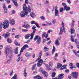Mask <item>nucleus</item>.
Segmentation results:
<instances>
[{
    "instance_id": "nucleus-1",
    "label": "nucleus",
    "mask_w": 79,
    "mask_h": 79,
    "mask_svg": "<svg viewBox=\"0 0 79 79\" xmlns=\"http://www.w3.org/2000/svg\"><path fill=\"white\" fill-rule=\"evenodd\" d=\"M23 11H22L20 13V16L21 17H25L27 15V14L29 13H30L31 11V7L28 6V7H27L26 6V4L25 3L23 5Z\"/></svg>"
},
{
    "instance_id": "nucleus-2",
    "label": "nucleus",
    "mask_w": 79,
    "mask_h": 79,
    "mask_svg": "<svg viewBox=\"0 0 79 79\" xmlns=\"http://www.w3.org/2000/svg\"><path fill=\"white\" fill-rule=\"evenodd\" d=\"M5 53L6 56H8L9 58H11L12 53V48L8 46H7L5 48Z\"/></svg>"
},
{
    "instance_id": "nucleus-3",
    "label": "nucleus",
    "mask_w": 79,
    "mask_h": 79,
    "mask_svg": "<svg viewBox=\"0 0 79 79\" xmlns=\"http://www.w3.org/2000/svg\"><path fill=\"white\" fill-rule=\"evenodd\" d=\"M9 21L8 20H5L2 24V27L4 29H6L9 27Z\"/></svg>"
},
{
    "instance_id": "nucleus-4",
    "label": "nucleus",
    "mask_w": 79,
    "mask_h": 79,
    "mask_svg": "<svg viewBox=\"0 0 79 79\" xmlns=\"http://www.w3.org/2000/svg\"><path fill=\"white\" fill-rule=\"evenodd\" d=\"M38 39L36 41L37 44H40V42H41V37L40 36H39L38 35L36 36L34 39V40L35 41Z\"/></svg>"
},
{
    "instance_id": "nucleus-5",
    "label": "nucleus",
    "mask_w": 79,
    "mask_h": 79,
    "mask_svg": "<svg viewBox=\"0 0 79 79\" xmlns=\"http://www.w3.org/2000/svg\"><path fill=\"white\" fill-rule=\"evenodd\" d=\"M78 76V73L77 72H73L72 73V76L75 79H77Z\"/></svg>"
},
{
    "instance_id": "nucleus-6",
    "label": "nucleus",
    "mask_w": 79,
    "mask_h": 79,
    "mask_svg": "<svg viewBox=\"0 0 79 79\" xmlns=\"http://www.w3.org/2000/svg\"><path fill=\"white\" fill-rule=\"evenodd\" d=\"M62 5L64 6V8L65 10L66 11H69L70 10V7L67 6L66 4L65 3H62Z\"/></svg>"
},
{
    "instance_id": "nucleus-7",
    "label": "nucleus",
    "mask_w": 79,
    "mask_h": 79,
    "mask_svg": "<svg viewBox=\"0 0 79 79\" xmlns=\"http://www.w3.org/2000/svg\"><path fill=\"white\" fill-rule=\"evenodd\" d=\"M37 60L38 61V63H37V66L38 67H40L41 66L42 64V63H43V60L42 59H40V60Z\"/></svg>"
},
{
    "instance_id": "nucleus-8",
    "label": "nucleus",
    "mask_w": 79,
    "mask_h": 79,
    "mask_svg": "<svg viewBox=\"0 0 79 79\" xmlns=\"http://www.w3.org/2000/svg\"><path fill=\"white\" fill-rule=\"evenodd\" d=\"M29 48V46H28L27 45H23V47L21 48V50H20V52H23V50H24L26 48Z\"/></svg>"
},
{
    "instance_id": "nucleus-9",
    "label": "nucleus",
    "mask_w": 79,
    "mask_h": 79,
    "mask_svg": "<svg viewBox=\"0 0 79 79\" xmlns=\"http://www.w3.org/2000/svg\"><path fill=\"white\" fill-rule=\"evenodd\" d=\"M31 24H35L36 25V26L38 27L39 28H40V26H39V24H38V23H35V21H31Z\"/></svg>"
},
{
    "instance_id": "nucleus-10",
    "label": "nucleus",
    "mask_w": 79,
    "mask_h": 79,
    "mask_svg": "<svg viewBox=\"0 0 79 79\" xmlns=\"http://www.w3.org/2000/svg\"><path fill=\"white\" fill-rule=\"evenodd\" d=\"M3 8L4 11V13H5L6 14H7V9H6V6H5V4L4 3L3 4Z\"/></svg>"
},
{
    "instance_id": "nucleus-11",
    "label": "nucleus",
    "mask_w": 79,
    "mask_h": 79,
    "mask_svg": "<svg viewBox=\"0 0 79 79\" xmlns=\"http://www.w3.org/2000/svg\"><path fill=\"white\" fill-rule=\"evenodd\" d=\"M42 52L41 51L40 52L39 54V56L38 58L35 61V62L36 61H37V60H40L41 59V56H42Z\"/></svg>"
},
{
    "instance_id": "nucleus-12",
    "label": "nucleus",
    "mask_w": 79,
    "mask_h": 79,
    "mask_svg": "<svg viewBox=\"0 0 79 79\" xmlns=\"http://www.w3.org/2000/svg\"><path fill=\"white\" fill-rule=\"evenodd\" d=\"M12 1L13 2L15 6H18V3H17V2L16 0H12Z\"/></svg>"
},
{
    "instance_id": "nucleus-13",
    "label": "nucleus",
    "mask_w": 79,
    "mask_h": 79,
    "mask_svg": "<svg viewBox=\"0 0 79 79\" xmlns=\"http://www.w3.org/2000/svg\"><path fill=\"white\" fill-rule=\"evenodd\" d=\"M25 55L27 58H29V57H30V56H31V54L29 52H26L25 54Z\"/></svg>"
},
{
    "instance_id": "nucleus-14",
    "label": "nucleus",
    "mask_w": 79,
    "mask_h": 79,
    "mask_svg": "<svg viewBox=\"0 0 79 79\" xmlns=\"http://www.w3.org/2000/svg\"><path fill=\"white\" fill-rule=\"evenodd\" d=\"M10 23L11 25H14L15 24V20L12 19L10 22Z\"/></svg>"
},
{
    "instance_id": "nucleus-15",
    "label": "nucleus",
    "mask_w": 79,
    "mask_h": 79,
    "mask_svg": "<svg viewBox=\"0 0 79 79\" xmlns=\"http://www.w3.org/2000/svg\"><path fill=\"white\" fill-rule=\"evenodd\" d=\"M23 27H25V28H26V29H28L29 27H31V26L29 25V24H26V25H23Z\"/></svg>"
},
{
    "instance_id": "nucleus-16",
    "label": "nucleus",
    "mask_w": 79,
    "mask_h": 79,
    "mask_svg": "<svg viewBox=\"0 0 79 79\" xmlns=\"http://www.w3.org/2000/svg\"><path fill=\"white\" fill-rule=\"evenodd\" d=\"M30 16L32 18H35V15L34 13L31 12L30 13Z\"/></svg>"
},
{
    "instance_id": "nucleus-17",
    "label": "nucleus",
    "mask_w": 79,
    "mask_h": 79,
    "mask_svg": "<svg viewBox=\"0 0 79 79\" xmlns=\"http://www.w3.org/2000/svg\"><path fill=\"white\" fill-rule=\"evenodd\" d=\"M42 73L44 75V76L45 77L48 76L47 73V72H46L45 71H43L42 72Z\"/></svg>"
},
{
    "instance_id": "nucleus-18",
    "label": "nucleus",
    "mask_w": 79,
    "mask_h": 79,
    "mask_svg": "<svg viewBox=\"0 0 79 79\" xmlns=\"http://www.w3.org/2000/svg\"><path fill=\"white\" fill-rule=\"evenodd\" d=\"M14 53L15 54H18V47H17L15 49H14Z\"/></svg>"
},
{
    "instance_id": "nucleus-19",
    "label": "nucleus",
    "mask_w": 79,
    "mask_h": 79,
    "mask_svg": "<svg viewBox=\"0 0 79 79\" xmlns=\"http://www.w3.org/2000/svg\"><path fill=\"white\" fill-rule=\"evenodd\" d=\"M63 76H64V74L62 73L60 75L58 76L59 78L57 79H61L63 78Z\"/></svg>"
},
{
    "instance_id": "nucleus-20",
    "label": "nucleus",
    "mask_w": 79,
    "mask_h": 79,
    "mask_svg": "<svg viewBox=\"0 0 79 79\" xmlns=\"http://www.w3.org/2000/svg\"><path fill=\"white\" fill-rule=\"evenodd\" d=\"M31 36V34H27L25 36V39H28L29 38V37Z\"/></svg>"
},
{
    "instance_id": "nucleus-21",
    "label": "nucleus",
    "mask_w": 79,
    "mask_h": 79,
    "mask_svg": "<svg viewBox=\"0 0 79 79\" xmlns=\"http://www.w3.org/2000/svg\"><path fill=\"white\" fill-rule=\"evenodd\" d=\"M11 61H12V60H11V59H8L7 61L5 62V63L6 64H10Z\"/></svg>"
},
{
    "instance_id": "nucleus-22",
    "label": "nucleus",
    "mask_w": 79,
    "mask_h": 79,
    "mask_svg": "<svg viewBox=\"0 0 79 79\" xmlns=\"http://www.w3.org/2000/svg\"><path fill=\"white\" fill-rule=\"evenodd\" d=\"M62 28L63 29V31H64V33H65V28H64V23H63V21L62 22Z\"/></svg>"
},
{
    "instance_id": "nucleus-23",
    "label": "nucleus",
    "mask_w": 79,
    "mask_h": 79,
    "mask_svg": "<svg viewBox=\"0 0 79 79\" xmlns=\"http://www.w3.org/2000/svg\"><path fill=\"white\" fill-rule=\"evenodd\" d=\"M2 35L3 36H4L5 38L8 37V36H9V35H10V33L6 32L5 35L3 34Z\"/></svg>"
},
{
    "instance_id": "nucleus-24",
    "label": "nucleus",
    "mask_w": 79,
    "mask_h": 79,
    "mask_svg": "<svg viewBox=\"0 0 79 79\" xmlns=\"http://www.w3.org/2000/svg\"><path fill=\"white\" fill-rule=\"evenodd\" d=\"M61 66H62V64H61L60 63H58L57 64V69H59V68H61Z\"/></svg>"
},
{
    "instance_id": "nucleus-25",
    "label": "nucleus",
    "mask_w": 79,
    "mask_h": 79,
    "mask_svg": "<svg viewBox=\"0 0 79 79\" xmlns=\"http://www.w3.org/2000/svg\"><path fill=\"white\" fill-rule=\"evenodd\" d=\"M55 44L56 45H60V43L58 40H56L55 42Z\"/></svg>"
},
{
    "instance_id": "nucleus-26",
    "label": "nucleus",
    "mask_w": 79,
    "mask_h": 79,
    "mask_svg": "<svg viewBox=\"0 0 79 79\" xmlns=\"http://www.w3.org/2000/svg\"><path fill=\"white\" fill-rule=\"evenodd\" d=\"M33 39V37L32 36H31V37L30 38V39L29 40H28L27 41H26L25 42V43H26L27 44H28V43H29L31 41V40H32Z\"/></svg>"
},
{
    "instance_id": "nucleus-27",
    "label": "nucleus",
    "mask_w": 79,
    "mask_h": 79,
    "mask_svg": "<svg viewBox=\"0 0 79 79\" xmlns=\"http://www.w3.org/2000/svg\"><path fill=\"white\" fill-rule=\"evenodd\" d=\"M25 77H26L27 76V74L26 73V69H25L24 70V73H23Z\"/></svg>"
},
{
    "instance_id": "nucleus-28",
    "label": "nucleus",
    "mask_w": 79,
    "mask_h": 79,
    "mask_svg": "<svg viewBox=\"0 0 79 79\" xmlns=\"http://www.w3.org/2000/svg\"><path fill=\"white\" fill-rule=\"evenodd\" d=\"M33 77L35 79H42V78H41V77H40L39 75H37L36 76H35V77Z\"/></svg>"
},
{
    "instance_id": "nucleus-29",
    "label": "nucleus",
    "mask_w": 79,
    "mask_h": 79,
    "mask_svg": "<svg viewBox=\"0 0 79 79\" xmlns=\"http://www.w3.org/2000/svg\"><path fill=\"white\" fill-rule=\"evenodd\" d=\"M34 31L33 33H31V36H32L33 37H34V34H35V32L36 31V29H33Z\"/></svg>"
},
{
    "instance_id": "nucleus-30",
    "label": "nucleus",
    "mask_w": 79,
    "mask_h": 79,
    "mask_svg": "<svg viewBox=\"0 0 79 79\" xmlns=\"http://www.w3.org/2000/svg\"><path fill=\"white\" fill-rule=\"evenodd\" d=\"M62 34H63V28L62 27H60V32L59 33V35H61Z\"/></svg>"
},
{
    "instance_id": "nucleus-31",
    "label": "nucleus",
    "mask_w": 79,
    "mask_h": 79,
    "mask_svg": "<svg viewBox=\"0 0 79 79\" xmlns=\"http://www.w3.org/2000/svg\"><path fill=\"white\" fill-rule=\"evenodd\" d=\"M66 65H64L60 69V70H63V69H66Z\"/></svg>"
},
{
    "instance_id": "nucleus-32",
    "label": "nucleus",
    "mask_w": 79,
    "mask_h": 79,
    "mask_svg": "<svg viewBox=\"0 0 79 79\" xmlns=\"http://www.w3.org/2000/svg\"><path fill=\"white\" fill-rule=\"evenodd\" d=\"M55 16H57L59 15V12L58 10H56L55 11Z\"/></svg>"
},
{
    "instance_id": "nucleus-33",
    "label": "nucleus",
    "mask_w": 79,
    "mask_h": 79,
    "mask_svg": "<svg viewBox=\"0 0 79 79\" xmlns=\"http://www.w3.org/2000/svg\"><path fill=\"white\" fill-rule=\"evenodd\" d=\"M71 40L72 41V42H74V39L73 36L72 35H71Z\"/></svg>"
},
{
    "instance_id": "nucleus-34",
    "label": "nucleus",
    "mask_w": 79,
    "mask_h": 79,
    "mask_svg": "<svg viewBox=\"0 0 79 79\" xmlns=\"http://www.w3.org/2000/svg\"><path fill=\"white\" fill-rule=\"evenodd\" d=\"M14 44L15 45H18V46H20V45H21L20 43H18V42L16 41H15L14 42Z\"/></svg>"
},
{
    "instance_id": "nucleus-35",
    "label": "nucleus",
    "mask_w": 79,
    "mask_h": 79,
    "mask_svg": "<svg viewBox=\"0 0 79 79\" xmlns=\"http://www.w3.org/2000/svg\"><path fill=\"white\" fill-rule=\"evenodd\" d=\"M70 30L71 34H74V32H75V31L73 30V29L72 28H71Z\"/></svg>"
},
{
    "instance_id": "nucleus-36",
    "label": "nucleus",
    "mask_w": 79,
    "mask_h": 79,
    "mask_svg": "<svg viewBox=\"0 0 79 79\" xmlns=\"http://www.w3.org/2000/svg\"><path fill=\"white\" fill-rule=\"evenodd\" d=\"M7 42H8V43H11V40L10 38H8L7 40Z\"/></svg>"
},
{
    "instance_id": "nucleus-37",
    "label": "nucleus",
    "mask_w": 79,
    "mask_h": 79,
    "mask_svg": "<svg viewBox=\"0 0 79 79\" xmlns=\"http://www.w3.org/2000/svg\"><path fill=\"white\" fill-rule=\"evenodd\" d=\"M11 79H17V75L15 74Z\"/></svg>"
},
{
    "instance_id": "nucleus-38",
    "label": "nucleus",
    "mask_w": 79,
    "mask_h": 79,
    "mask_svg": "<svg viewBox=\"0 0 79 79\" xmlns=\"http://www.w3.org/2000/svg\"><path fill=\"white\" fill-rule=\"evenodd\" d=\"M55 52V46H53V49L52 50V54H53V53Z\"/></svg>"
},
{
    "instance_id": "nucleus-39",
    "label": "nucleus",
    "mask_w": 79,
    "mask_h": 79,
    "mask_svg": "<svg viewBox=\"0 0 79 79\" xmlns=\"http://www.w3.org/2000/svg\"><path fill=\"white\" fill-rule=\"evenodd\" d=\"M47 34V33L45 32H44L42 34V37H44Z\"/></svg>"
},
{
    "instance_id": "nucleus-40",
    "label": "nucleus",
    "mask_w": 79,
    "mask_h": 79,
    "mask_svg": "<svg viewBox=\"0 0 79 79\" xmlns=\"http://www.w3.org/2000/svg\"><path fill=\"white\" fill-rule=\"evenodd\" d=\"M44 49L45 50V52H47L48 50V48L46 47H44Z\"/></svg>"
},
{
    "instance_id": "nucleus-41",
    "label": "nucleus",
    "mask_w": 79,
    "mask_h": 79,
    "mask_svg": "<svg viewBox=\"0 0 79 79\" xmlns=\"http://www.w3.org/2000/svg\"><path fill=\"white\" fill-rule=\"evenodd\" d=\"M36 66V64H35L32 67V70H34L35 69V66Z\"/></svg>"
},
{
    "instance_id": "nucleus-42",
    "label": "nucleus",
    "mask_w": 79,
    "mask_h": 79,
    "mask_svg": "<svg viewBox=\"0 0 79 79\" xmlns=\"http://www.w3.org/2000/svg\"><path fill=\"white\" fill-rule=\"evenodd\" d=\"M2 23H0V31H2Z\"/></svg>"
},
{
    "instance_id": "nucleus-43",
    "label": "nucleus",
    "mask_w": 79,
    "mask_h": 79,
    "mask_svg": "<svg viewBox=\"0 0 79 79\" xmlns=\"http://www.w3.org/2000/svg\"><path fill=\"white\" fill-rule=\"evenodd\" d=\"M52 77H54L55 76V75H56V73H55V72H53L52 74Z\"/></svg>"
},
{
    "instance_id": "nucleus-44",
    "label": "nucleus",
    "mask_w": 79,
    "mask_h": 79,
    "mask_svg": "<svg viewBox=\"0 0 79 79\" xmlns=\"http://www.w3.org/2000/svg\"><path fill=\"white\" fill-rule=\"evenodd\" d=\"M39 71L41 73H42V72L43 71V69L42 68H40L39 69Z\"/></svg>"
},
{
    "instance_id": "nucleus-45",
    "label": "nucleus",
    "mask_w": 79,
    "mask_h": 79,
    "mask_svg": "<svg viewBox=\"0 0 79 79\" xmlns=\"http://www.w3.org/2000/svg\"><path fill=\"white\" fill-rule=\"evenodd\" d=\"M47 70H48V71H50V70H52V68L50 67H47Z\"/></svg>"
},
{
    "instance_id": "nucleus-46",
    "label": "nucleus",
    "mask_w": 79,
    "mask_h": 79,
    "mask_svg": "<svg viewBox=\"0 0 79 79\" xmlns=\"http://www.w3.org/2000/svg\"><path fill=\"white\" fill-rule=\"evenodd\" d=\"M22 32H27L28 31V30L27 29H22Z\"/></svg>"
},
{
    "instance_id": "nucleus-47",
    "label": "nucleus",
    "mask_w": 79,
    "mask_h": 79,
    "mask_svg": "<svg viewBox=\"0 0 79 79\" xmlns=\"http://www.w3.org/2000/svg\"><path fill=\"white\" fill-rule=\"evenodd\" d=\"M60 12H62L63 11V8L62 7H61L60 9Z\"/></svg>"
},
{
    "instance_id": "nucleus-48",
    "label": "nucleus",
    "mask_w": 79,
    "mask_h": 79,
    "mask_svg": "<svg viewBox=\"0 0 79 79\" xmlns=\"http://www.w3.org/2000/svg\"><path fill=\"white\" fill-rule=\"evenodd\" d=\"M49 66H53V63L52 62H49Z\"/></svg>"
},
{
    "instance_id": "nucleus-49",
    "label": "nucleus",
    "mask_w": 79,
    "mask_h": 79,
    "mask_svg": "<svg viewBox=\"0 0 79 79\" xmlns=\"http://www.w3.org/2000/svg\"><path fill=\"white\" fill-rule=\"evenodd\" d=\"M13 71H11L10 74V76H13Z\"/></svg>"
},
{
    "instance_id": "nucleus-50",
    "label": "nucleus",
    "mask_w": 79,
    "mask_h": 79,
    "mask_svg": "<svg viewBox=\"0 0 79 79\" xmlns=\"http://www.w3.org/2000/svg\"><path fill=\"white\" fill-rule=\"evenodd\" d=\"M52 23L53 24H55L56 23V20L55 19L53 20L52 21Z\"/></svg>"
},
{
    "instance_id": "nucleus-51",
    "label": "nucleus",
    "mask_w": 79,
    "mask_h": 79,
    "mask_svg": "<svg viewBox=\"0 0 79 79\" xmlns=\"http://www.w3.org/2000/svg\"><path fill=\"white\" fill-rule=\"evenodd\" d=\"M6 2H7V3H10V1L11 0H5Z\"/></svg>"
},
{
    "instance_id": "nucleus-52",
    "label": "nucleus",
    "mask_w": 79,
    "mask_h": 79,
    "mask_svg": "<svg viewBox=\"0 0 79 79\" xmlns=\"http://www.w3.org/2000/svg\"><path fill=\"white\" fill-rule=\"evenodd\" d=\"M20 60V57H19L18 58V60H16V61H17V62H19Z\"/></svg>"
},
{
    "instance_id": "nucleus-53",
    "label": "nucleus",
    "mask_w": 79,
    "mask_h": 79,
    "mask_svg": "<svg viewBox=\"0 0 79 79\" xmlns=\"http://www.w3.org/2000/svg\"><path fill=\"white\" fill-rule=\"evenodd\" d=\"M40 18H41V19H43V20L45 19V18L43 16L40 17Z\"/></svg>"
},
{
    "instance_id": "nucleus-54",
    "label": "nucleus",
    "mask_w": 79,
    "mask_h": 79,
    "mask_svg": "<svg viewBox=\"0 0 79 79\" xmlns=\"http://www.w3.org/2000/svg\"><path fill=\"white\" fill-rule=\"evenodd\" d=\"M74 53H75V55H77V56H78V57H79V55L77 54V53H76V52H75L74 51Z\"/></svg>"
},
{
    "instance_id": "nucleus-55",
    "label": "nucleus",
    "mask_w": 79,
    "mask_h": 79,
    "mask_svg": "<svg viewBox=\"0 0 79 79\" xmlns=\"http://www.w3.org/2000/svg\"><path fill=\"white\" fill-rule=\"evenodd\" d=\"M67 2L68 3H69V4H70L71 3V1H70V0H67Z\"/></svg>"
},
{
    "instance_id": "nucleus-56",
    "label": "nucleus",
    "mask_w": 79,
    "mask_h": 79,
    "mask_svg": "<svg viewBox=\"0 0 79 79\" xmlns=\"http://www.w3.org/2000/svg\"><path fill=\"white\" fill-rule=\"evenodd\" d=\"M75 42L76 44L78 43V42L77 41V39H75Z\"/></svg>"
},
{
    "instance_id": "nucleus-57",
    "label": "nucleus",
    "mask_w": 79,
    "mask_h": 79,
    "mask_svg": "<svg viewBox=\"0 0 79 79\" xmlns=\"http://www.w3.org/2000/svg\"><path fill=\"white\" fill-rule=\"evenodd\" d=\"M72 23V25L74 26V23H75V21H74V20H73Z\"/></svg>"
},
{
    "instance_id": "nucleus-58",
    "label": "nucleus",
    "mask_w": 79,
    "mask_h": 79,
    "mask_svg": "<svg viewBox=\"0 0 79 79\" xmlns=\"http://www.w3.org/2000/svg\"><path fill=\"white\" fill-rule=\"evenodd\" d=\"M45 64V66H46L47 68H48L49 67L48 65V64Z\"/></svg>"
},
{
    "instance_id": "nucleus-59",
    "label": "nucleus",
    "mask_w": 79,
    "mask_h": 79,
    "mask_svg": "<svg viewBox=\"0 0 79 79\" xmlns=\"http://www.w3.org/2000/svg\"><path fill=\"white\" fill-rule=\"evenodd\" d=\"M58 7H57V6H56L55 7V11H58Z\"/></svg>"
},
{
    "instance_id": "nucleus-60",
    "label": "nucleus",
    "mask_w": 79,
    "mask_h": 79,
    "mask_svg": "<svg viewBox=\"0 0 79 79\" xmlns=\"http://www.w3.org/2000/svg\"><path fill=\"white\" fill-rule=\"evenodd\" d=\"M73 63H71L69 64V66H73Z\"/></svg>"
},
{
    "instance_id": "nucleus-61",
    "label": "nucleus",
    "mask_w": 79,
    "mask_h": 79,
    "mask_svg": "<svg viewBox=\"0 0 79 79\" xmlns=\"http://www.w3.org/2000/svg\"><path fill=\"white\" fill-rule=\"evenodd\" d=\"M77 66V68H79V63H77L76 64Z\"/></svg>"
},
{
    "instance_id": "nucleus-62",
    "label": "nucleus",
    "mask_w": 79,
    "mask_h": 79,
    "mask_svg": "<svg viewBox=\"0 0 79 79\" xmlns=\"http://www.w3.org/2000/svg\"><path fill=\"white\" fill-rule=\"evenodd\" d=\"M25 2L26 3H27H27H28V0H25Z\"/></svg>"
},
{
    "instance_id": "nucleus-63",
    "label": "nucleus",
    "mask_w": 79,
    "mask_h": 79,
    "mask_svg": "<svg viewBox=\"0 0 79 79\" xmlns=\"http://www.w3.org/2000/svg\"><path fill=\"white\" fill-rule=\"evenodd\" d=\"M3 48V46L2 45L0 46V49H2Z\"/></svg>"
},
{
    "instance_id": "nucleus-64",
    "label": "nucleus",
    "mask_w": 79,
    "mask_h": 79,
    "mask_svg": "<svg viewBox=\"0 0 79 79\" xmlns=\"http://www.w3.org/2000/svg\"><path fill=\"white\" fill-rule=\"evenodd\" d=\"M11 5H10L8 6V8H11Z\"/></svg>"
}]
</instances>
